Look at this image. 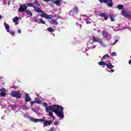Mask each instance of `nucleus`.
I'll use <instances>...</instances> for the list:
<instances>
[{
    "mask_svg": "<svg viewBox=\"0 0 131 131\" xmlns=\"http://www.w3.org/2000/svg\"><path fill=\"white\" fill-rule=\"evenodd\" d=\"M49 115L50 117H52L53 119H55V116H54L52 112H49Z\"/></svg>",
    "mask_w": 131,
    "mask_h": 131,
    "instance_id": "24",
    "label": "nucleus"
},
{
    "mask_svg": "<svg viewBox=\"0 0 131 131\" xmlns=\"http://www.w3.org/2000/svg\"><path fill=\"white\" fill-rule=\"evenodd\" d=\"M110 71H112V72H114V70H111Z\"/></svg>",
    "mask_w": 131,
    "mask_h": 131,
    "instance_id": "41",
    "label": "nucleus"
},
{
    "mask_svg": "<svg viewBox=\"0 0 131 131\" xmlns=\"http://www.w3.org/2000/svg\"><path fill=\"white\" fill-rule=\"evenodd\" d=\"M109 58H110L109 54H105L102 57V60H106L107 58L109 59Z\"/></svg>",
    "mask_w": 131,
    "mask_h": 131,
    "instance_id": "19",
    "label": "nucleus"
},
{
    "mask_svg": "<svg viewBox=\"0 0 131 131\" xmlns=\"http://www.w3.org/2000/svg\"><path fill=\"white\" fill-rule=\"evenodd\" d=\"M42 105H43V107H46V108L48 107V103H47L46 102H44Z\"/></svg>",
    "mask_w": 131,
    "mask_h": 131,
    "instance_id": "33",
    "label": "nucleus"
},
{
    "mask_svg": "<svg viewBox=\"0 0 131 131\" xmlns=\"http://www.w3.org/2000/svg\"><path fill=\"white\" fill-rule=\"evenodd\" d=\"M100 4H106V6L108 8H112L113 7V2L112 0H98Z\"/></svg>",
    "mask_w": 131,
    "mask_h": 131,
    "instance_id": "4",
    "label": "nucleus"
},
{
    "mask_svg": "<svg viewBox=\"0 0 131 131\" xmlns=\"http://www.w3.org/2000/svg\"><path fill=\"white\" fill-rule=\"evenodd\" d=\"M122 15L125 18H131L130 12H127L126 10H122Z\"/></svg>",
    "mask_w": 131,
    "mask_h": 131,
    "instance_id": "8",
    "label": "nucleus"
},
{
    "mask_svg": "<svg viewBox=\"0 0 131 131\" xmlns=\"http://www.w3.org/2000/svg\"><path fill=\"white\" fill-rule=\"evenodd\" d=\"M25 96L26 103L24 105V107H26V105H27V102H30V101H31V98H30L29 94L26 93Z\"/></svg>",
    "mask_w": 131,
    "mask_h": 131,
    "instance_id": "11",
    "label": "nucleus"
},
{
    "mask_svg": "<svg viewBox=\"0 0 131 131\" xmlns=\"http://www.w3.org/2000/svg\"><path fill=\"white\" fill-rule=\"evenodd\" d=\"M99 16L102 18H104L105 20H108V15L105 13H101L99 14Z\"/></svg>",
    "mask_w": 131,
    "mask_h": 131,
    "instance_id": "13",
    "label": "nucleus"
},
{
    "mask_svg": "<svg viewBox=\"0 0 131 131\" xmlns=\"http://www.w3.org/2000/svg\"><path fill=\"white\" fill-rule=\"evenodd\" d=\"M2 18H3V16H2L1 15H0V20H1V19H2Z\"/></svg>",
    "mask_w": 131,
    "mask_h": 131,
    "instance_id": "39",
    "label": "nucleus"
},
{
    "mask_svg": "<svg viewBox=\"0 0 131 131\" xmlns=\"http://www.w3.org/2000/svg\"><path fill=\"white\" fill-rule=\"evenodd\" d=\"M35 100H38V99H37V98H35Z\"/></svg>",
    "mask_w": 131,
    "mask_h": 131,
    "instance_id": "42",
    "label": "nucleus"
},
{
    "mask_svg": "<svg viewBox=\"0 0 131 131\" xmlns=\"http://www.w3.org/2000/svg\"><path fill=\"white\" fill-rule=\"evenodd\" d=\"M112 56L114 57H116V56H117V54H116V52H113Z\"/></svg>",
    "mask_w": 131,
    "mask_h": 131,
    "instance_id": "32",
    "label": "nucleus"
},
{
    "mask_svg": "<svg viewBox=\"0 0 131 131\" xmlns=\"http://www.w3.org/2000/svg\"><path fill=\"white\" fill-rule=\"evenodd\" d=\"M57 106H58V105H52L47 106L46 110V112H50L51 111L53 112H55L56 109L57 108Z\"/></svg>",
    "mask_w": 131,
    "mask_h": 131,
    "instance_id": "6",
    "label": "nucleus"
},
{
    "mask_svg": "<svg viewBox=\"0 0 131 131\" xmlns=\"http://www.w3.org/2000/svg\"><path fill=\"white\" fill-rule=\"evenodd\" d=\"M64 108L62 106L57 105L55 111V113L56 114L57 117H59L60 119H63L64 118Z\"/></svg>",
    "mask_w": 131,
    "mask_h": 131,
    "instance_id": "3",
    "label": "nucleus"
},
{
    "mask_svg": "<svg viewBox=\"0 0 131 131\" xmlns=\"http://www.w3.org/2000/svg\"><path fill=\"white\" fill-rule=\"evenodd\" d=\"M110 18L112 22H114V21L115 20L114 19V14H110Z\"/></svg>",
    "mask_w": 131,
    "mask_h": 131,
    "instance_id": "21",
    "label": "nucleus"
},
{
    "mask_svg": "<svg viewBox=\"0 0 131 131\" xmlns=\"http://www.w3.org/2000/svg\"><path fill=\"white\" fill-rule=\"evenodd\" d=\"M4 26L5 27V29L7 30V32H10V26H9V24L4 23Z\"/></svg>",
    "mask_w": 131,
    "mask_h": 131,
    "instance_id": "15",
    "label": "nucleus"
},
{
    "mask_svg": "<svg viewBox=\"0 0 131 131\" xmlns=\"http://www.w3.org/2000/svg\"><path fill=\"white\" fill-rule=\"evenodd\" d=\"M92 40L93 42H99V43L100 45H103V41L102 39L99 38L95 37V36H92Z\"/></svg>",
    "mask_w": 131,
    "mask_h": 131,
    "instance_id": "10",
    "label": "nucleus"
},
{
    "mask_svg": "<svg viewBox=\"0 0 131 131\" xmlns=\"http://www.w3.org/2000/svg\"><path fill=\"white\" fill-rule=\"evenodd\" d=\"M11 96L13 98H16V99H21V93L20 91H12L10 94Z\"/></svg>",
    "mask_w": 131,
    "mask_h": 131,
    "instance_id": "5",
    "label": "nucleus"
},
{
    "mask_svg": "<svg viewBox=\"0 0 131 131\" xmlns=\"http://www.w3.org/2000/svg\"><path fill=\"white\" fill-rule=\"evenodd\" d=\"M26 10H27V6L26 4H24L23 5H20V7L18 9V12H26Z\"/></svg>",
    "mask_w": 131,
    "mask_h": 131,
    "instance_id": "9",
    "label": "nucleus"
},
{
    "mask_svg": "<svg viewBox=\"0 0 131 131\" xmlns=\"http://www.w3.org/2000/svg\"><path fill=\"white\" fill-rule=\"evenodd\" d=\"M51 24H54L55 25H58V23L56 19H52L51 21H49Z\"/></svg>",
    "mask_w": 131,
    "mask_h": 131,
    "instance_id": "18",
    "label": "nucleus"
},
{
    "mask_svg": "<svg viewBox=\"0 0 131 131\" xmlns=\"http://www.w3.org/2000/svg\"><path fill=\"white\" fill-rule=\"evenodd\" d=\"M9 32V33H10V34H11V35H12V36H14L15 35V31H9V32Z\"/></svg>",
    "mask_w": 131,
    "mask_h": 131,
    "instance_id": "29",
    "label": "nucleus"
},
{
    "mask_svg": "<svg viewBox=\"0 0 131 131\" xmlns=\"http://www.w3.org/2000/svg\"><path fill=\"white\" fill-rule=\"evenodd\" d=\"M3 80V77H0V81H2Z\"/></svg>",
    "mask_w": 131,
    "mask_h": 131,
    "instance_id": "37",
    "label": "nucleus"
},
{
    "mask_svg": "<svg viewBox=\"0 0 131 131\" xmlns=\"http://www.w3.org/2000/svg\"><path fill=\"white\" fill-rule=\"evenodd\" d=\"M28 7H32L37 13H42L40 14V17L45 18V19H53L54 16L43 13V11L38 7L40 6V4L37 0H35L34 3H27Z\"/></svg>",
    "mask_w": 131,
    "mask_h": 131,
    "instance_id": "1",
    "label": "nucleus"
},
{
    "mask_svg": "<svg viewBox=\"0 0 131 131\" xmlns=\"http://www.w3.org/2000/svg\"><path fill=\"white\" fill-rule=\"evenodd\" d=\"M78 8L76 7H75L73 8V10H71L69 11V15L71 16H74L75 15H77L78 14Z\"/></svg>",
    "mask_w": 131,
    "mask_h": 131,
    "instance_id": "7",
    "label": "nucleus"
},
{
    "mask_svg": "<svg viewBox=\"0 0 131 131\" xmlns=\"http://www.w3.org/2000/svg\"><path fill=\"white\" fill-rule=\"evenodd\" d=\"M33 21H34V22H36V23H38V20L37 19V18H34Z\"/></svg>",
    "mask_w": 131,
    "mask_h": 131,
    "instance_id": "34",
    "label": "nucleus"
},
{
    "mask_svg": "<svg viewBox=\"0 0 131 131\" xmlns=\"http://www.w3.org/2000/svg\"><path fill=\"white\" fill-rule=\"evenodd\" d=\"M102 35L103 36V38H108V36L109 35V33H108V32L106 31H103Z\"/></svg>",
    "mask_w": 131,
    "mask_h": 131,
    "instance_id": "14",
    "label": "nucleus"
},
{
    "mask_svg": "<svg viewBox=\"0 0 131 131\" xmlns=\"http://www.w3.org/2000/svg\"><path fill=\"white\" fill-rule=\"evenodd\" d=\"M40 22L41 24H46V21H43L42 19H40Z\"/></svg>",
    "mask_w": 131,
    "mask_h": 131,
    "instance_id": "30",
    "label": "nucleus"
},
{
    "mask_svg": "<svg viewBox=\"0 0 131 131\" xmlns=\"http://www.w3.org/2000/svg\"><path fill=\"white\" fill-rule=\"evenodd\" d=\"M37 103V104H41V101H40V100H38L37 101H31L30 102V104H31V106H32L33 105H34V104Z\"/></svg>",
    "mask_w": 131,
    "mask_h": 131,
    "instance_id": "17",
    "label": "nucleus"
},
{
    "mask_svg": "<svg viewBox=\"0 0 131 131\" xmlns=\"http://www.w3.org/2000/svg\"><path fill=\"white\" fill-rule=\"evenodd\" d=\"M26 13H27V15H29V16H32V12H31V11H30V10H28L26 11Z\"/></svg>",
    "mask_w": 131,
    "mask_h": 131,
    "instance_id": "22",
    "label": "nucleus"
},
{
    "mask_svg": "<svg viewBox=\"0 0 131 131\" xmlns=\"http://www.w3.org/2000/svg\"><path fill=\"white\" fill-rule=\"evenodd\" d=\"M99 65H100V66H106V62L101 61L98 62Z\"/></svg>",
    "mask_w": 131,
    "mask_h": 131,
    "instance_id": "20",
    "label": "nucleus"
},
{
    "mask_svg": "<svg viewBox=\"0 0 131 131\" xmlns=\"http://www.w3.org/2000/svg\"><path fill=\"white\" fill-rule=\"evenodd\" d=\"M107 68L108 69H113V68H114V66L112 65L111 63H109L108 64L106 63V66Z\"/></svg>",
    "mask_w": 131,
    "mask_h": 131,
    "instance_id": "16",
    "label": "nucleus"
},
{
    "mask_svg": "<svg viewBox=\"0 0 131 131\" xmlns=\"http://www.w3.org/2000/svg\"><path fill=\"white\" fill-rule=\"evenodd\" d=\"M54 125H59V122H58V121H56L54 122Z\"/></svg>",
    "mask_w": 131,
    "mask_h": 131,
    "instance_id": "35",
    "label": "nucleus"
},
{
    "mask_svg": "<svg viewBox=\"0 0 131 131\" xmlns=\"http://www.w3.org/2000/svg\"><path fill=\"white\" fill-rule=\"evenodd\" d=\"M17 32H18L19 34L21 33V30H18Z\"/></svg>",
    "mask_w": 131,
    "mask_h": 131,
    "instance_id": "36",
    "label": "nucleus"
},
{
    "mask_svg": "<svg viewBox=\"0 0 131 131\" xmlns=\"http://www.w3.org/2000/svg\"><path fill=\"white\" fill-rule=\"evenodd\" d=\"M0 92H1L0 93V96L1 97H6V89L5 88H2L1 89H0Z\"/></svg>",
    "mask_w": 131,
    "mask_h": 131,
    "instance_id": "12",
    "label": "nucleus"
},
{
    "mask_svg": "<svg viewBox=\"0 0 131 131\" xmlns=\"http://www.w3.org/2000/svg\"><path fill=\"white\" fill-rule=\"evenodd\" d=\"M18 20H19V18L18 17V16H16L14 18H13V22H14V23H16V22H17Z\"/></svg>",
    "mask_w": 131,
    "mask_h": 131,
    "instance_id": "23",
    "label": "nucleus"
},
{
    "mask_svg": "<svg viewBox=\"0 0 131 131\" xmlns=\"http://www.w3.org/2000/svg\"><path fill=\"white\" fill-rule=\"evenodd\" d=\"M96 48V46H94L92 49H95Z\"/></svg>",
    "mask_w": 131,
    "mask_h": 131,
    "instance_id": "40",
    "label": "nucleus"
},
{
    "mask_svg": "<svg viewBox=\"0 0 131 131\" xmlns=\"http://www.w3.org/2000/svg\"><path fill=\"white\" fill-rule=\"evenodd\" d=\"M117 8L119 9V10H122V9H123V5L121 4L118 5L117 6Z\"/></svg>",
    "mask_w": 131,
    "mask_h": 131,
    "instance_id": "26",
    "label": "nucleus"
},
{
    "mask_svg": "<svg viewBox=\"0 0 131 131\" xmlns=\"http://www.w3.org/2000/svg\"><path fill=\"white\" fill-rule=\"evenodd\" d=\"M60 3H61V1H60V0H56L55 1V4H56L57 6H60Z\"/></svg>",
    "mask_w": 131,
    "mask_h": 131,
    "instance_id": "27",
    "label": "nucleus"
},
{
    "mask_svg": "<svg viewBox=\"0 0 131 131\" xmlns=\"http://www.w3.org/2000/svg\"><path fill=\"white\" fill-rule=\"evenodd\" d=\"M128 63L130 65H131V60L128 61Z\"/></svg>",
    "mask_w": 131,
    "mask_h": 131,
    "instance_id": "38",
    "label": "nucleus"
},
{
    "mask_svg": "<svg viewBox=\"0 0 131 131\" xmlns=\"http://www.w3.org/2000/svg\"><path fill=\"white\" fill-rule=\"evenodd\" d=\"M85 20L86 21V24H91L92 23V21H90V18H86Z\"/></svg>",
    "mask_w": 131,
    "mask_h": 131,
    "instance_id": "28",
    "label": "nucleus"
},
{
    "mask_svg": "<svg viewBox=\"0 0 131 131\" xmlns=\"http://www.w3.org/2000/svg\"><path fill=\"white\" fill-rule=\"evenodd\" d=\"M30 120L34 122H43V126H49L53 123L52 121L45 120L42 119H35L33 117L30 118Z\"/></svg>",
    "mask_w": 131,
    "mask_h": 131,
    "instance_id": "2",
    "label": "nucleus"
},
{
    "mask_svg": "<svg viewBox=\"0 0 131 131\" xmlns=\"http://www.w3.org/2000/svg\"><path fill=\"white\" fill-rule=\"evenodd\" d=\"M47 30L49 32H54L55 31V30H54V29H53V28H48L47 29Z\"/></svg>",
    "mask_w": 131,
    "mask_h": 131,
    "instance_id": "25",
    "label": "nucleus"
},
{
    "mask_svg": "<svg viewBox=\"0 0 131 131\" xmlns=\"http://www.w3.org/2000/svg\"><path fill=\"white\" fill-rule=\"evenodd\" d=\"M48 131H56V128H55V127H52L51 128H50V129Z\"/></svg>",
    "mask_w": 131,
    "mask_h": 131,
    "instance_id": "31",
    "label": "nucleus"
}]
</instances>
